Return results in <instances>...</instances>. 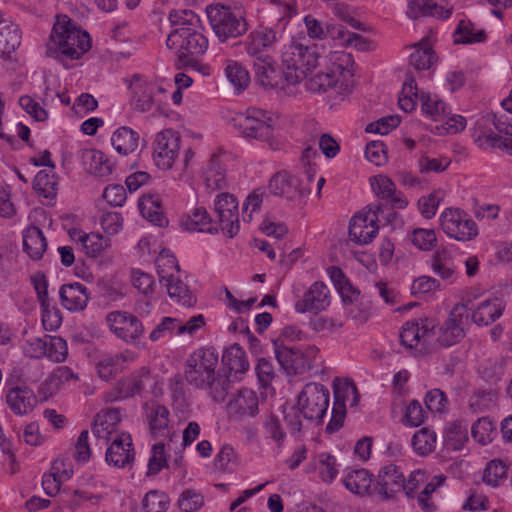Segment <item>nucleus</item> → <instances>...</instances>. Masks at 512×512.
Masks as SVG:
<instances>
[{"label":"nucleus","instance_id":"obj_43","mask_svg":"<svg viewBox=\"0 0 512 512\" xmlns=\"http://www.w3.org/2000/svg\"><path fill=\"white\" fill-rule=\"evenodd\" d=\"M82 157L87 166V170L95 176L106 177L113 171L112 162L100 150H86Z\"/></svg>","mask_w":512,"mask_h":512},{"label":"nucleus","instance_id":"obj_24","mask_svg":"<svg viewBox=\"0 0 512 512\" xmlns=\"http://www.w3.org/2000/svg\"><path fill=\"white\" fill-rule=\"evenodd\" d=\"M275 357L279 365L289 374H303L309 370L307 358L302 355V349L298 347H287L274 342Z\"/></svg>","mask_w":512,"mask_h":512},{"label":"nucleus","instance_id":"obj_16","mask_svg":"<svg viewBox=\"0 0 512 512\" xmlns=\"http://www.w3.org/2000/svg\"><path fill=\"white\" fill-rule=\"evenodd\" d=\"M214 205L220 229L230 238L234 237L239 231L237 199L230 193H220L217 195Z\"/></svg>","mask_w":512,"mask_h":512},{"label":"nucleus","instance_id":"obj_34","mask_svg":"<svg viewBox=\"0 0 512 512\" xmlns=\"http://www.w3.org/2000/svg\"><path fill=\"white\" fill-rule=\"evenodd\" d=\"M160 281L166 286L169 297L178 304L186 307H192L196 304V297L182 280L181 272L169 275V277Z\"/></svg>","mask_w":512,"mask_h":512},{"label":"nucleus","instance_id":"obj_48","mask_svg":"<svg viewBox=\"0 0 512 512\" xmlns=\"http://www.w3.org/2000/svg\"><path fill=\"white\" fill-rule=\"evenodd\" d=\"M422 112L434 121H443L448 114L446 104L436 95L421 92L419 96Z\"/></svg>","mask_w":512,"mask_h":512},{"label":"nucleus","instance_id":"obj_49","mask_svg":"<svg viewBox=\"0 0 512 512\" xmlns=\"http://www.w3.org/2000/svg\"><path fill=\"white\" fill-rule=\"evenodd\" d=\"M497 434V424L489 417L479 418L471 427L472 437L481 445L491 443Z\"/></svg>","mask_w":512,"mask_h":512},{"label":"nucleus","instance_id":"obj_60","mask_svg":"<svg viewBox=\"0 0 512 512\" xmlns=\"http://www.w3.org/2000/svg\"><path fill=\"white\" fill-rule=\"evenodd\" d=\"M47 353L45 357L51 361L60 363L66 360L68 354V348L66 341L59 336H48L47 335Z\"/></svg>","mask_w":512,"mask_h":512},{"label":"nucleus","instance_id":"obj_22","mask_svg":"<svg viewBox=\"0 0 512 512\" xmlns=\"http://www.w3.org/2000/svg\"><path fill=\"white\" fill-rule=\"evenodd\" d=\"M369 183L376 197L390 203L393 209H405L408 206V199L397 190L396 184L387 175H374L369 178Z\"/></svg>","mask_w":512,"mask_h":512},{"label":"nucleus","instance_id":"obj_11","mask_svg":"<svg viewBox=\"0 0 512 512\" xmlns=\"http://www.w3.org/2000/svg\"><path fill=\"white\" fill-rule=\"evenodd\" d=\"M130 105L134 111L146 113L152 110L158 93L165 90L156 82L148 81L141 75L135 74L129 82Z\"/></svg>","mask_w":512,"mask_h":512},{"label":"nucleus","instance_id":"obj_40","mask_svg":"<svg viewBox=\"0 0 512 512\" xmlns=\"http://www.w3.org/2000/svg\"><path fill=\"white\" fill-rule=\"evenodd\" d=\"M152 381L150 372L143 367L120 382L119 398H128L141 394L146 385Z\"/></svg>","mask_w":512,"mask_h":512},{"label":"nucleus","instance_id":"obj_7","mask_svg":"<svg viewBox=\"0 0 512 512\" xmlns=\"http://www.w3.org/2000/svg\"><path fill=\"white\" fill-rule=\"evenodd\" d=\"M329 397V390L323 384L307 383L298 395L297 407L304 419L320 423L326 416Z\"/></svg>","mask_w":512,"mask_h":512},{"label":"nucleus","instance_id":"obj_45","mask_svg":"<svg viewBox=\"0 0 512 512\" xmlns=\"http://www.w3.org/2000/svg\"><path fill=\"white\" fill-rule=\"evenodd\" d=\"M433 272L442 280L454 282L457 277V266L454 263L453 256L446 250L435 253L431 260Z\"/></svg>","mask_w":512,"mask_h":512},{"label":"nucleus","instance_id":"obj_32","mask_svg":"<svg viewBox=\"0 0 512 512\" xmlns=\"http://www.w3.org/2000/svg\"><path fill=\"white\" fill-rule=\"evenodd\" d=\"M378 491L384 498L388 499L404 486V475L395 464H388L381 468L378 475Z\"/></svg>","mask_w":512,"mask_h":512},{"label":"nucleus","instance_id":"obj_6","mask_svg":"<svg viewBox=\"0 0 512 512\" xmlns=\"http://www.w3.org/2000/svg\"><path fill=\"white\" fill-rule=\"evenodd\" d=\"M51 39L61 54L70 59H79L91 47L88 33L77 29L70 22L67 24L56 23L51 33Z\"/></svg>","mask_w":512,"mask_h":512},{"label":"nucleus","instance_id":"obj_50","mask_svg":"<svg viewBox=\"0 0 512 512\" xmlns=\"http://www.w3.org/2000/svg\"><path fill=\"white\" fill-rule=\"evenodd\" d=\"M224 72L237 92H241L248 87L250 83L249 72L237 61L227 60Z\"/></svg>","mask_w":512,"mask_h":512},{"label":"nucleus","instance_id":"obj_20","mask_svg":"<svg viewBox=\"0 0 512 512\" xmlns=\"http://www.w3.org/2000/svg\"><path fill=\"white\" fill-rule=\"evenodd\" d=\"M435 321L433 319H418L406 322L400 332V342L408 349L417 348L421 343L430 342L435 334Z\"/></svg>","mask_w":512,"mask_h":512},{"label":"nucleus","instance_id":"obj_33","mask_svg":"<svg viewBox=\"0 0 512 512\" xmlns=\"http://www.w3.org/2000/svg\"><path fill=\"white\" fill-rule=\"evenodd\" d=\"M181 225L190 232L216 234L218 223L214 222L204 207H196L181 220Z\"/></svg>","mask_w":512,"mask_h":512},{"label":"nucleus","instance_id":"obj_53","mask_svg":"<svg viewBox=\"0 0 512 512\" xmlns=\"http://www.w3.org/2000/svg\"><path fill=\"white\" fill-rule=\"evenodd\" d=\"M508 466L499 459L487 463L483 472V481L493 487L500 486L506 481Z\"/></svg>","mask_w":512,"mask_h":512},{"label":"nucleus","instance_id":"obj_54","mask_svg":"<svg viewBox=\"0 0 512 512\" xmlns=\"http://www.w3.org/2000/svg\"><path fill=\"white\" fill-rule=\"evenodd\" d=\"M419 96L416 80L413 76L407 75L398 100L400 109L405 112L413 111Z\"/></svg>","mask_w":512,"mask_h":512},{"label":"nucleus","instance_id":"obj_28","mask_svg":"<svg viewBox=\"0 0 512 512\" xmlns=\"http://www.w3.org/2000/svg\"><path fill=\"white\" fill-rule=\"evenodd\" d=\"M6 403L14 414L26 415L36 406L37 397L34 391L25 385L14 386L7 391Z\"/></svg>","mask_w":512,"mask_h":512},{"label":"nucleus","instance_id":"obj_29","mask_svg":"<svg viewBox=\"0 0 512 512\" xmlns=\"http://www.w3.org/2000/svg\"><path fill=\"white\" fill-rule=\"evenodd\" d=\"M143 408L152 436L158 438L168 435L170 422L168 408L157 402H147Z\"/></svg>","mask_w":512,"mask_h":512},{"label":"nucleus","instance_id":"obj_57","mask_svg":"<svg viewBox=\"0 0 512 512\" xmlns=\"http://www.w3.org/2000/svg\"><path fill=\"white\" fill-rule=\"evenodd\" d=\"M495 402L496 394L492 390H478L470 396L468 407L472 413H481L491 409Z\"/></svg>","mask_w":512,"mask_h":512},{"label":"nucleus","instance_id":"obj_41","mask_svg":"<svg viewBox=\"0 0 512 512\" xmlns=\"http://www.w3.org/2000/svg\"><path fill=\"white\" fill-rule=\"evenodd\" d=\"M23 247L31 259H41L47 248L46 238L42 230L36 226L26 228L23 231Z\"/></svg>","mask_w":512,"mask_h":512},{"label":"nucleus","instance_id":"obj_15","mask_svg":"<svg viewBox=\"0 0 512 512\" xmlns=\"http://www.w3.org/2000/svg\"><path fill=\"white\" fill-rule=\"evenodd\" d=\"M379 204H369L354 214V243L369 244L379 232Z\"/></svg>","mask_w":512,"mask_h":512},{"label":"nucleus","instance_id":"obj_10","mask_svg":"<svg viewBox=\"0 0 512 512\" xmlns=\"http://www.w3.org/2000/svg\"><path fill=\"white\" fill-rule=\"evenodd\" d=\"M269 189L272 194L293 203H300L311 192V187L304 183L300 175H293L287 171L276 173L270 180Z\"/></svg>","mask_w":512,"mask_h":512},{"label":"nucleus","instance_id":"obj_18","mask_svg":"<svg viewBox=\"0 0 512 512\" xmlns=\"http://www.w3.org/2000/svg\"><path fill=\"white\" fill-rule=\"evenodd\" d=\"M467 309L463 304H456L447 320L438 329L437 341L443 347H450L464 338L463 321L467 318Z\"/></svg>","mask_w":512,"mask_h":512},{"label":"nucleus","instance_id":"obj_35","mask_svg":"<svg viewBox=\"0 0 512 512\" xmlns=\"http://www.w3.org/2000/svg\"><path fill=\"white\" fill-rule=\"evenodd\" d=\"M22 33L19 26L0 18V56L5 58L15 52L21 44Z\"/></svg>","mask_w":512,"mask_h":512},{"label":"nucleus","instance_id":"obj_12","mask_svg":"<svg viewBox=\"0 0 512 512\" xmlns=\"http://www.w3.org/2000/svg\"><path fill=\"white\" fill-rule=\"evenodd\" d=\"M282 37V33L275 27L258 25L253 29L240 44L248 56L260 58L269 56L268 52L272 50Z\"/></svg>","mask_w":512,"mask_h":512},{"label":"nucleus","instance_id":"obj_42","mask_svg":"<svg viewBox=\"0 0 512 512\" xmlns=\"http://www.w3.org/2000/svg\"><path fill=\"white\" fill-rule=\"evenodd\" d=\"M204 182L208 190L215 191L223 189L226 184V173L223 163L218 155H212L204 172Z\"/></svg>","mask_w":512,"mask_h":512},{"label":"nucleus","instance_id":"obj_63","mask_svg":"<svg viewBox=\"0 0 512 512\" xmlns=\"http://www.w3.org/2000/svg\"><path fill=\"white\" fill-rule=\"evenodd\" d=\"M155 263L160 280L181 272L176 257L165 250L159 254Z\"/></svg>","mask_w":512,"mask_h":512},{"label":"nucleus","instance_id":"obj_64","mask_svg":"<svg viewBox=\"0 0 512 512\" xmlns=\"http://www.w3.org/2000/svg\"><path fill=\"white\" fill-rule=\"evenodd\" d=\"M411 241L420 250L430 251L437 244L435 230L416 228L412 232Z\"/></svg>","mask_w":512,"mask_h":512},{"label":"nucleus","instance_id":"obj_59","mask_svg":"<svg viewBox=\"0 0 512 512\" xmlns=\"http://www.w3.org/2000/svg\"><path fill=\"white\" fill-rule=\"evenodd\" d=\"M169 506V497L157 490L149 491L143 501L142 507L145 512H165Z\"/></svg>","mask_w":512,"mask_h":512},{"label":"nucleus","instance_id":"obj_38","mask_svg":"<svg viewBox=\"0 0 512 512\" xmlns=\"http://www.w3.org/2000/svg\"><path fill=\"white\" fill-rule=\"evenodd\" d=\"M222 362L227 366L229 375L236 380H240L249 369L246 353L238 344H233L224 351Z\"/></svg>","mask_w":512,"mask_h":512},{"label":"nucleus","instance_id":"obj_51","mask_svg":"<svg viewBox=\"0 0 512 512\" xmlns=\"http://www.w3.org/2000/svg\"><path fill=\"white\" fill-rule=\"evenodd\" d=\"M34 189L45 198H53L57 193V179L52 169L41 170L34 178Z\"/></svg>","mask_w":512,"mask_h":512},{"label":"nucleus","instance_id":"obj_8","mask_svg":"<svg viewBox=\"0 0 512 512\" xmlns=\"http://www.w3.org/2000/svg\"><path fill=\"white\" fill-rule=\"evenodd\" d=\"M442 231L457 241H470L477 237L478 227L471 216L459 208H446L440 214Z\"/></svg>","mask_w":512,"mask_h":512},{"label":"nucleus","instance_id":"obj_55","mask_svg":"<svg viewBox=\"0 0 512 512\" xmlns=\"http://www.w3.org/2000/svg\"><path fill=\"white\" fill-rule=\"evenodd\" d=\"M101 499L100 495L88 493L84 490H74L72 494L67 495L63 500V505L71 512L87 506V504L97 505Z\"/></svg>","mask_w":512,"mask_h":512},{"label":"nucleus","instance_id":"obj_4","mask_svg":"<svg viewBox=\"0 0 512 512\" xmlns=\"http://www.w3.org/2000/svg\"><path fill=\"white\" fill-rule=\"evenodd\" d=\"M201 30L202 28L168 34L166 44L176 54V65L179 69L196 67L197 58L207 51L208 39Z\"/></svg>","mask_w":512,"mask_h":512},{"label":"nucleus","instance_id":"obj_47","mask_svg":"<svg viewBox=\"0 0 512 512\" xmlns=\"http://www.w3.org/2000/svg\"><path fill=\"white\" fill-rule=\"evenodd\" d=\"M332 73L338 75L336 81L348 84L352 79V53L335 50L331 53Z\"/></svg>","mask_w":512,"mask_h":512},{"label":"nucleus","instance_id":"obj_27","mask_svg":"<svg viewBox=\"0 0 512 512\" xmlns=\"http://www.w3.org/2000/svg\"><path fill=\"white\" fill-rule=\"evenodd\" d=\"M135 359L136 354L129 350L103 355L96 364L97 373L102 380L109 381L123 371L127 363Z\"/></svg>","mask_w":512,"mask_h":512},{"label":"nucleus","instance_id":"obj_36","mask_svg":"<svg viewBox=\"0 0 512 512\" xmlns=\"http://www.w3.org/2000/svg\"><path fill=\"white\" fill-rule=\"evenodd\" d=\"M504 308L501 299H486L477 305L472 313V320L477 325L488 326L502 316Z\"/></svg>","mask_w":512,"mask_h":512},{"label":"nucleus","instance_id":"obj_3","mask_svg":"<svg viewBox=\"0 0 512 512\" xmlns=\"http://www.w3.org/2000/svg\"><path fill=\"white\" fill-rule=\"evenodd\" d=\"M210 27L221 43L245 35L249 29L245 13L239 8H233L221 3L210 4L206 7Z\"/></svg>","mask_w":512,"mask_h":512},{"label":"nucleus","instance_id":"obj_44","mask_svg":"<svg viewBox=\"0 0 512 512\" xmlns=\"http://www.w3.org/2000/svg\"><path fill=\"white\" fill-rule=\"evenodd\" d=\"M175 28L170 33H181L182 31H193L201 26L200 17L190 9L172 10L168 17Z\"/></svg>","mask_w":512,"mask_h":512},{"label":"nucleus","instance_id":"obj_26","mask_svg":"<svg viewBox=\"0 0 512 512\" xmlns=\"http://www.w3.org/2000/svg\"><path fill=\"white\" fill-rule=\"evenodd\" d=\"M120 422V412L118 409H107L100 411L94 420L92 433L103 444H108L116 435L118 424Z\"/></svg>","mask_w":512,"mask_h":512},{"label":"nucleus","instance_id":"obj_5","mask_svg":"<svg viewBox=\"0 0 512 512\" xmlns=\"http://www.w3.org/2000/svg\"><path fill=\"white\" fill-rule=\"evenodd\" d=\"M232 125L245 138L269 141L273 137V119L261 109L252 108L237 114Z\"/></svg>","mask_w":512,"mask_h":512},{"label":"nucleus","instance_id":"obj_39","mask_svg":"<svg viewBox=\"0 0 512 512\" xmlns=\"http://www.w3.org/2000/svg\"><path fill=\"white\" fill-rule=\"evenodd\" d=\"M139 134L127 126L119 127L111 136L113 148L121 155L134 153L139 146Z\"/></svg>","mask_w":512,"mask_h":512},{"label":"nucleus","instance_id":"obj_19","mask_svg":"<svg viewBox=\"0 0 512 512\" xmlns=\"http://www.w3.org/2000/svg\"><path fill=\"white\" fill-rule=\"evenodd\" d=\"M109 443L110 446L105 454L107 464L119 469L131 467L135 459V452L130 434L121 432Z\"/></svg>","mask_w":512,"mask_h":512},{"label":"nucleus","instance_id":"obj_37","mask_svg":"<svg viewBox=\"0 0 512 512\" xmlns=\"http://www.w3.org/2000/svg\"><path fill=\"white\" fill-rule=\"evenodd\" d=\"M376 29L365 22L354 19V50L360 53H372L376 51Z\"/></svg>","mask_w":512,"mask_h":512},{"label":"nucleus","instance_id":"obj_17","mask_svg":"<svg viewBox=\"0 0 512 512\" xmlns=\"http://www.w3.org/2000/svg\"><path fill=\"white\" fill-rule=\"evenodd\" d=\"M331 303L330 290L323 282L316 281L304 292L303 296L296 301L295 311L297 313H310L317 315L325 311Z\"/></svg>","mask_w":512,"mask_h":512},{"label":"nucleus","instance_id":"obj_9","mask_svg":"<svg viewBox=\"0 0 512 512\" xmlns=\"http://www.w3.org/2000/svg\"><path fill=\"white\" fill-rule=\"evenodd\" d=\"M105 321L110 331L127 344H136L145 331L141 320L127 311L109 312Z\"/></svg>","mask_w":512,"mask_h":512},{"label":"nucleus","instance_id":"obj_56","mask_svg":"<svg viewBox=\"0 0 512 512\" xmlns=\"http://www.w3.org/2000/svg\"><path fill=\"white\" fill-rule=\"evenodd\" d=\"M446 442L454 450H459L468 441V426L464 421H454L446 430Z\"/></svg>","mask_w":512,"mask_h":512},{"label":"nucleus","instance_id":"obj_14","mask_svg":"<svg viewBox=\"0 0 512 512\" xmlns=\"http://www.w3.org/2000/svg\"><path fill=\"white\" fill-rule=\"evenodd\" d=\"M507 116L502 115L497 117L493 113H487L478 118L472 128V138L478 147L482 149L501 147L502 137L497 135L494 130L499 133L505 131L500 128L501 123H505Z\"/></svg>","mask_w":512,"mask_h":512},{"label":"nucleus","instance_id":"obj_46","mask_svg":"<svg viewBox=\"0 0 512 512\" xmlns=\"http://www.w3.org/2000/svg\"><path fill=\"white\" fill-rule=\"evenodd\" d=\"M455 44L481 43L486 40V33L468 19H461L453 33Z\"/></svg>","mask_w":512,"mask_h":512},{"label":"nucleus","instance_id":"obj_31","mask_svg":"<svg viewBox=\"0 0 512 512\" xmlns=\"http://www.w3.org/2000/svg\"><path fill=\"white\" fill-rule=\"evenodd\" d=\"M59 296L61 304L69 311H81L85 309L89 300L87 287L79 282L62 285Z\"/></svg>","mask_w":512,"mask_h":512},{"label":"nucleus","instance_id":"obj_52","mask_svg":"<svg viewBox=\"0 0 512 512\" xmlns=\"http://www.w3.org/2000/svg\"><path fill=\"white\" fill-rule=\"evenodd\" d=\"M412 446L419 455L432 453L436 446V433L427 427L420 429L412 438Z\"/></svg>","mask_w":512,"mask_h":512},{"label":"nucleus","instance_id":"obj_58","mask_svg":"<svg viewBox=\"0 0 512 512\" xmlns=\"http://www.w3.org/2000/svg\"><path fill=\"white\" fill-rule=\"evenodd\" d=\"M443 198L444 191L441 189L434 190L429 195L422 196L418 200V209L420 214L426 219L434 217Z\"/></svg>","mask_w":512,"mask_h":512},{"label":"nucleus","instance_id":"obj_30","mask_svg":"<svg viewBox=\"0 0 512 512\" xmlns=\"http://www.w3.org/2000/svg\"><path fill=\"white\" fill-rule=\"evenodd\" d=\"M71 240L76 243L88 257H96L110 245V240L98 233H85L72 228L69 230Z\"/></svg>","mask_w":512,"mask_h":512},{"label":"nucleus","instance_id":"obj_61","mask_svg":"<svg viewBox=\"0 0 512 512\" xmlns=\"http://www.w3.org/2000/svg\"><path fill=\"white\" fill-rule=\"evenodd\" d=\"M177 505L181 512H196L204 505V497L200 492L186 489L180 494Z\"/></svg>","mask_w":512,"mask_h":512},{"label":"nucleus","instance_id":"obj_2","mask_svg":"<svg viewBox=\"0 0 512 512\" xmlns=\"http://www.w3.org/2000/svg\"><path fill=\"white\" fill-rule=\"evenodd\" d=\"M281 58L287 85H296L306 79L318 64L315 47L308 46L299 39H292L284 45Z\"/></svg>","mask_w":512,"mask_h":512},{"label":"nucleus","instance_id":"obj_25","mask_svg":"<svg viewBox=\"0 0 512 512\" xmlns=\"http://www.w3.org/2000/svg\"><path fill=\"white\" fill-rule=\"evenodd\" d=\"M256 82L265 88H284L283 70L280 71L270 56L254 58Z\"/></svg>","mask_w":512,"mask_h":512},{"label":"nucleus","instance_id":"obj_13","mask_svg":"<svg viewBox=\"0 0 512 512\" xmlns=\"http://www.w3.org/2000/svg\"><path fill=\"white\" fill-rule=\"evenodd\" d=\"M181 138L178 132L165 129L156 134L153 142V161L162 170L172 168L180 150Z\"/></svg>","mask_w":512,"mask_h":512},{"label":"nucleus","instance_id":"obj_23","mask_svg":"<svg viewBox=\"0 0 512 512\" xmlns=\"http://www.w3.org/2000/svg\"><path fill=\"white\" fill-rule=\"evenodd\" d=\"M227 412L239 418L255 417L259 413L257 392L250 388H241L229 399Z\"/></svg>","mask_w":512,"mask_h":512},{"label":"nucleus","instance_id":"obj_1","mask_svg":"<svg viewBox=\"0 0 512 512\" xmlns=\"http://www.w3.org/2000/svg\"><path fill=\"white\" fill-rule=\"evenodd\" d=\"M218 353L212 347L193 351L185 363L184 378L189 385L207 391L215 402H223L230 389L226 375L216 372Z\"/></svg>","mask_w":512,"mask_h":512},{"label":"nucleus","instance_id":"obj_62","mask_svg":"<svg viewBox=\"0 0 512 512\" xmlns=\"http://www.w3.org/2000/svg\"><path fill=\"white\" fill-rule=\"evenodd\" d=\"M330 279L332 280L335 288L340 293L344 302H351L352 298L350 293L352 292V285L350 284L349 279L345 276L343 271L336 266H332L327 270Z\"/></svg>","mask_w":512,"mask_h":512},{"label":"nucleus","instance_id":"obj_21","mask_svg":"<svg viewBox=\"0 0 512 512\" xmlns=\"http://www.w3.org/2000/svg\"><path fill=\"white\" fill-rule=\"evenodd\" d=\"M352 382L348 378L342 380L339 377L334 378L332 388L334 401L331 412V419L326 426L327 433L338 431L344 423L346 417V398L349 386Z\"/></svg>","mask_w":512,"mask_h":512}]
</instances>
